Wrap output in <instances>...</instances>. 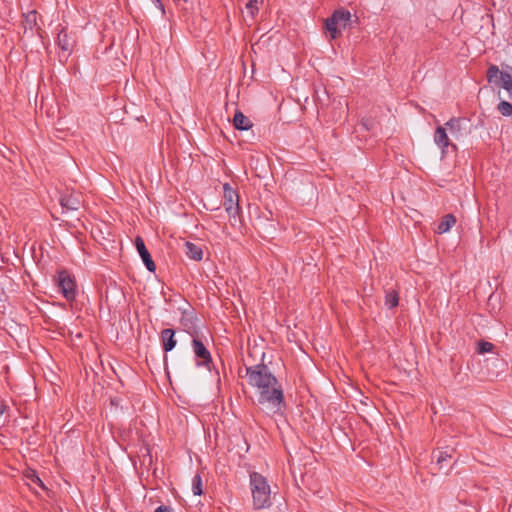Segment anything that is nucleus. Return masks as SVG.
Segmentation results:
<instances>
[{
  "instance_id": "f257e3e1",
  "label": "nucleus",
  "mask_w": 512,
  "mask_h": 512,
  "mask_svg": "<svg viewBox=\"0 0 512 512\" xmlns=\"http://www.w3.org/2000/svg\"><path fill=\"white\" fill-rule=\"evenodd\" d=\"M248 384L259 391L258 403L276 414L285 407L284 393L277 378L264 363L246 367Z\"/></svg>"
},
{
  "instance_id": "f03ea898",
  "label": "nucleus",
  "mask_w": 512,
  "mask_h": 512,
  "mask_svg": "<svg viewBox=\"0 0 512 512\" xmlns=\"http://www.w3.org/2000/svg\"><path fill=\"white\" fill-rule=\"evenodd\" d=\"M250 489L255 509H265L271 506V489L262 474L258 472L250 474Z\"/></svg>"
},
{
  "instance_id": "7ed1b4c3",
  "label": "nucleus",
  "mask_w": 512,
  "mask_h": 512,
  "mask_svg": "<svg viewBox=\"0 0 512 512\" xmlns=\"http://www.w3.org/2000/svg\"><path fill=\"white\" fill-rule=\"evenodd\" d=\"M486 78L488 83L505 89L508 93V98L512 100V66L506 65L500 71L497 65L491 64L486 71Z\"/></svg>"
},
{
  "instance_id": "20e7f679",
  "label": "nucleus",
  "mask_w": 512,
  "mask_h": 512,
  "mask_svg": "<svg viewBox=\"0 0 512 512\" xmlns=\"http://www.w3.org/2000/svg\"><path fill=\"white\" fill-rule=\"evenodd\" d=\"M350 11L340 8L336 9L325 22V29L329 32L331 39H337L341 35V30L351 25Z\"/></svg>"
},
{
  "instance_id": "39448f33",
  "label": "nucleus",
  "mask_w": 512,
  "mask_h": 512,
  "mask_svg": "<svg viewBox=\"0 0 512 512\" xmlns=\"http://www.w3.org/2000/svg\"><path fill=\"white\" fill-rule=\"evenodd\" d=\"M59 203L63 213L78 211L83 205V197L80 192L67 188L61 192Z\"/></svg>"
},
{
  "instance_id": "423d86ee",
  "label": "nucleus",
  "mask_w": 512,
  "mask_h": 512,
  "mask_svg": "<svg viewBox=\"0 0 512 512\" xmlns=\"http://www.w3.org/2000/svg\"><path fill=\"white\" fill-rule=\"evenodd\" d=\"M57 286L66 300L71 301L76 297V283L67 270H61L57 275Z\"/></svg>"
},
{
  "instance_id": "0eeeda50",
  "label": "nucleus",
  "mask_w": 512,
  "mask_h": 512,
  "mask_svg": "<svg viewBox=\"0 0 512 512\" xmlns=\"http://www.w3.org/2000/svg\"><path fill=\"white\" fill-rule=\"evenodd\" d=\"M193 352L197 358V365L204 366L210 370L212 364V357L210 351L206 348L204 343L199 339L198 334L194 335L192 339Z\"/></svg>"
},
{
  "instance_id": "6e6552de",
  "label": "nucleus",
  "mask_w": 512,
  "mask_h": 512,
  "mask_svg": "<svg viewBox=\"0 0 512 512\" xmlns=\"http://www.w3.org/2000/svg\"><path fill=\"white\" fill-rule=\"evenodd\" d=\"M224 207L229 216L235 217L239 212V195L228 183L223 185Z\"/></svg>"
},
{
  "instance_id": "1a4fd4ad",
  "label": "nucleus",
  "mask_w": 512,
  "mask_h": 512,
  "mask_svg": "<svg viewBox=\"0 0 512 512\" xmlns=\"http://www.w3.org/2000/svg\"><path fill=\"white\" fill-rule=\"evenodd\" d=\"M135 246H136V249H137L139 255L141 256V259H142L144 265L146 266L147 270L150 272H155L156 271L155 262L153 261L151 254L149 253L148 249L146 248L144 240L141 236H137L135 238Z\"/></svg>"
},
{
  "instance_id": "9d476101",
  "label": "nucleus",
  "mask_w": 512,
  "mask_h": 512,
  "mask_svg": "<svg viewBox=\"0 0 512 512\" xmlns=\"http://www.w3.org/2000/svg\"><path fill=\"white\" fill-rule=\"evenodd\" d=\"M196 314L193 309L183 310L180 318V324L184 330L189 333L192 337L198 334L196 326Z\"/></svg>"
},
{
  "instance_id": "9b49d317",
  "label": "nucleus",
  "mask_w": 512,
  "mask_h": 512,
  "mask_svg": "<svg viewBox=\"0 0 512 512\" xmlns=\"http://www.w3.org/2000/svg\"><path fill=\"white\" fill-rule=\"evenodd\" d=\"M57 45L65 52L71 53L75 46V39L67 32L65 27H62L57 34Z\"/></svg>"
},
{
  "instance_id": "f8f14e48",
  "label": "nucleus",
  "mask_w": 512,
  "mask_h": 512,
  "mask_svg": "<svg viewBox=\"0 0 512 512\" xmlns=\"http://www.w3.org/2000/svg\"><path fill=\"white\" fill-rule=\"evenodd\" d=\"M434 141L441 148L442 155L446 153L445 149L449 146H451L454 149V151L457 150L456 145L450 142L449 137L446 133V129L442 126H438L436 128L434 133Z\"/></svg>"
},
{
  "instance_id": "ddd939ff",
  "label": "nucleus",
  "mask_w": 512,
  "mask_h": 512,
  "mask_svg": "<svg viewBox=\"0 0 512 512\" xmlns=\"http://www.w3.org/2000/svg\"><path fill=\"white\" fill-rule=\"evenodd\" d=\"M15 283L13 279L5 274L0 275V303L8 301V293L14 291Z\"/></svg>"
},
{
  "instance_id": "4468645a",
  "label": "nucleus",
  "mask_w": 512,
  "mask_h": 512,
  "mask_svg": "<svg viewBox=\"0 0 512 512\" xmlns=\"http://www.w3.org/2000/svg\"><path fill=\"white\" fill-rule=\"evenodd\" d=\"M160 339L163 350L166 353L172 351L177 344L175 339V330L171 328L163 329L160 333Z\"/></svg>"
},
{
  "instance_id": "2eb2a0df",
  "label": "nucleus",
  "mask_w": 512,
  "mask_h": 512,
  "mask_svg": "<svg viewBox=\"0 0 512 512\" xmlns=\"http://www.w3.org/2000/svg\"><path fill=\"white\" fill-rule=\"evenodd\" d=\"M455 452V448L446 447V450L433 451L432 457L436 459V464L439 470L443 469L448 465V462L452 459V454Z\"/></svg>"
},
{
  "instance_id": "dca6fc26",
  "label": "nucleus",
  "mask_w": 512,
  "mask_h": 512,
  "mask_svg": "<svg viewBox=\"0 0 512 512\" xmlns=\"http://www.w3.org/2000/svg\"><path fill=\"white\" fill-rule=\"evenodd\" d=\"M233 125L237 130H249L253 126L251 120L239 110L234 114Z\"/></svg>"
},
{
  "instance_id": "f3484780",
  "label": "nucleus",
  "mask_w": 512,
  "mask_h": 512,
  "mask_svg": "<svg viewBox=\"0 0 512 512\" xmlns=\"http://www.w3.org/2000/svg\"><path fill=\"white\" fill-rule=\"evenodd\" d=\"M185 247V254L188 258L195 260V261H201L203 258V250L200 246L187 241L184 243Z\"/></svg>"
},
{
  "instance_id": "a211bd4d",
  "label": "nucleus",
  "mask_w": 512,
  "mask_h": 512,
  "mask_svg": "<svg viewBox=\"0 0 512 512\" xmlns=\"http://www.w3.org/2000/svg\"><path fill=\"white\" fill-rule=\"evenodd\" d=\"M455 223L456 217L453 214H446L439 222L436 232L439 234L446 233L455 225Z\"/></svg>"
},
{
  "instance_id": "6ab92c4d",
  "label": "nucleus",
  "mask_w": 512,
  "mask_h": 512,
  "mask_svg": "<svg viewBox=\"0 0 512 512\" xmlns=\"http://www.w3.org/2000/svg\"><path fill=\"white\" fill-rule=\"evenodd\" d=\"M464 121L463 118L460 117H452L448 122H446V127L449 129L450 133L455 139H458L462 133H461V124Z\"/></svg>"
},
{
  "instance_id": "aec40b11",
  "label": "nucleus",
  "mask_w": 512,
  "mask_h": 512,
  "mask_svg": "<svg viewBox=\"0 0 512 512\" xmlns=\"http://www.w3.org/2000/svg\"><path fill=\"white\" fill-rule=\"evenodd\" d=\"M37 18H38V13L35 10L29 11L27 14H25L24 21H23L25 30L29 29L32 31L34 28H36L37 32L39 33L41 28L37 24Z\"/></svg>"
},
{
  "instance_id": "412c9836",
  "label": "nucleus",
  "mask_w": 512,
  "mask_h": 512,
  "mask_svg": "<svg viewBox=\"0 0 512 512\" xmlns=\"http://www.w3.org/2000/svg\"><path fill=\"white\" fill-rule=\"evenodd\" d=\"M399 303V294L396 290L388 291L385 295V305L389 308H395Z\"/></svg>"
},
{
  "instance_id": "4be33fe9",
  "label": "nucleus",
  "mask_w": 512,
  "mask_h": 512,
  "mask_svg": "<svg viewBox=\"0 0 512 512\" xmlns=\"http://www.w3.org/2000/svg\"><path fill=\"white\" fill-rule=\"evenodd\" d=\"M192 491L196 496H200L203 493L202 490V479L200 474H196L192 479Z\"/></svg>"
},
{
  "instance_id": "5701e85b",
  "label": "nucleus",
  "mask_w": 512,
  "mask_h": 512,
  "mask_svg": "<svg viewBox=\"0 0 512 512\" xmlns=\"http://www.w3.org/2000/svg\"><path fill=\"white\" fill-rule=\"evenodd\" d=\"M494 349V344L485 340H481L477 343L476 351L479 354H484L488 352H492Z\"/></svg>"
},
{
  "instance_id": "b1692460",
  "label": "nucleus",
  "mask_w": 512,
  "mask_h": 512,
  "mask_svg": "<svg viewBox=\"0 0 512 512\" xmlns=\"http://www.w3.org/2000/svg\"><path fill=\"white\" fill-rule=\"evenodd\" d=\"M262 0H249L246 4V9L250 12L253 17L259 10L258 3Z\"/></svg>"
},
{
  "instance_id": "393cba45",
  "label": "nucleus",
  "mask_w": 512,
  "mask_h": 512,
  "mask_svg": "<svg viewBox=\"0 0 512 512\" xmlns=\"http://www.w3.org/2000/svg\"><path fill=\"white\" fill-rule=\"evenodd\" d=\"M27 477L30 478L33 482L39 483L42 485V481L40 480V478L38 477V475H36V473L34 471H32L31 474L27 475Z\"/></svg>"
},
{
  "instance_id": "a878e982",
  "label": "nucleus",
  "mask_w": 512,
  "mask_h": 512,
  "mask_svg": "<svg viewBox=\"0 0 512 512\" xmlns=\"http://www.w3.org/2000/svg\"><path fill=\"white\" fill-rule=\"evenodd\" d=\"M154 512H171V509L167 506L161 505L157 507Z\"/></svg>"
},
{
  "instance_id": "bb28decb",
  "label": "nucleus",
  "mask_w": 512,
  "mask_h": 512,
  "mask_svg": "<svg viewBox=\"0 0 512 512\" xmlns=\"http://www.w3.org/2000/svg\"><path fill=\"white\" fill-rule=\"evenodd\" d=\"M155 6L164 13V5L162 4L161 0H152Z\"/></svg>"
},
{
  "instance_id": "cd10ccee",
  "label": "nucleus",
  "mask_w": 512,
  "mask_h": 512,
  "mask_svg": "<svg viewBox=\"0 0 512 512\" xmlns=\"http://www.w3.org/2000/svg\"><path fill=\"white\" fill-rule=\"evenodd\" d=\"M6 409V405L0 401V415H2L4 413Z\"/></svg>"
},
{
  "instance_id": "c85d7f7f",
  "label": "nucleus",
  "mask_w": 512,
  "mask_h": 512,
  "mask_svg": "<svg viewBox=\"0 0 512 512\" xmlns=\"http://www.w3.org/2000/svg\"><path fill=\"white\" fill-rule=\"evenodd\" d=\"M184 2H186V3H187V2H189V0H184Z\"/></svg>"
}]
</instances>
